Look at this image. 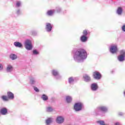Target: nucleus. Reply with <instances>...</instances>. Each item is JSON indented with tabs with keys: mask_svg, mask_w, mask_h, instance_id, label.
Masks as SVG:
<instances>
[{
	"mask_svg": "<svg viewBox=\"0 0 125 125\" xmlns=\"http://www.w3.org/2000/svg\"><path fill=\"white\" fill-rule=\"evenodd\" d=\"M118 51V48L116 45H112L110 48V52L111 53H116Z\"/></svg>",
	"mask_w": 125,
	"mask_h": 125,
	"instance_id": "nucleus-8",
	"label": "nucleus"
},
{
	"mask_svg": "<svg viewBox=\"0 0 125 125\" xmlns=\"http://www.w3.org/2000/svg\"><path fill=\"white\" fill-rule=\"evenodd\" d=\"M54 12H55V10H52L48 11L47 13L48 15L51 16L54 14Z\"/></svg>",
	"mask_w": 125,
	"mask_h": 125,
	"instance_id": "nucleus-20",
	"label": "nucleus"
},
{
	"mask_svg": "<svg viewBox=\"0 0 125 125\" xmlns=\"http://www.w3.org/2000/svg\"><path fill=\"white\" fill-rule=\"evenodd\" d=\"M21 1H16V7H19L21 6Z\"/></svg>",
	"mask_w": 125,
	"mask_h": 125,
	"instance_id": "nucleus-23",
	"label": "nucleus"
},
{
	"mask_svg": "<svg viewBox=\"0 0 125 125\" xmlns=\"http://www.w3.org/2000/svg\"><path fill=\"white\" fill-rule=\"evenodd\" d=\"M6 71L8 73L12 72V71H13V67H12V65L10 64L8 65L7 66Z\"/></svg>",
	"mask_w": 125,
	"mask_h": 125,
	"instance_id": "nucleus-11",
	"label": "nucleus"
},
{
	"mask_svg": "<svg viewBox=\"0 0 125 125\" xmlns=\"http://www.w3.org/2000/svg\"><path fill=\"white\" fill-rule=\"evenodd\" d=\"M34 89L36 91V92H39V89H38V88L36 87H34Z\"/></svg>",
	"mask_w": 125,
	"mask_h": 125,
	"instance_id": "nucleus-32",
	"label": "nucleus"
},
{
	"mask_svg": "<svg viewBox=\"0 0 125 125\" xmlns=\"http://www.w3.org/2000/svg\"><path fill=\"white\" fill-rule=\"evenodd\" d=\"M53 122V119L52 118H48L46 120V125H49V124H51Z\"/></svg>",
	"mask_w": 125,
	"mask_h": 125,
	"instance_id": "nucleus-18",
	"label": "nucleus"
},
{
	"mask_svg": "<svg viewBox=\"0 0 125 125\" xmlns=\"http://www.w3.org/2000/svg\"><path fill=\"white\" fill-rule=\"evenodd\" d=\"M0 112L2 115H6L7 113V109L6 108H2L0 109Z\"/></svg>",
	"mask_w": 125,
	"mask_h": 125,
	"instance_id": "nucleus-14",
	"label": "nucleus"
},
{
	"mask_svg": "<svg viewBox=\"0 0 125 125\" xmlns=\"http://www.w3.org/2000/svg\"><path fill=\"white\" fill-rule=\"evenodd\" d=\"M119 115H120V116H122L123 115V113H120Z\"/></svg>",
	"mask_w": 125,
	"mask_h": 125,
	"instance_id": "nucleus-38",
	"label": "nucleus"
},
{
	"mask_svg": "<svg viewBox=\"0 0 125 125\" xmlns=\"http://www.w3.org/2000/svg\"><path fill=\"white\" fill-rule=\"evenodd\" d=\"M121 55L118 56V60L121 62L125 61V50H122L120 51Z\"/></svg>",
	"mask_w": 125,
	"mask_h": 125,
	"instance_id": "nucleus-4",
	"label": "nucleus"
},
{
	"mask_svg": "<svg viewBox=\"0 0 125 125\" xmlns=\"http://www.w3.org/2000/svg\"><path fill=\"white\" fill-rule=\"evenodd\" d=\"M33 52V54H35V55L39 54V52H38V51H37L36 50H34Z\"/></svg>",
	"mask_w": 125,
	"mask_h": 125,
	"instance_id": "nucleus-31",
	"label": "nucleus"
},
{
	"mask_svg": "<svg viewBox=\"0 0 125 125\" xmlns=\"http://www.w3.org/2000/svg\"><path fill=\"white\" fill-rule=\"evenodd\" d=\"M123 12V9H122V8L121 7H119L117 11V14H118L119 15H121V14H122V13Z\"/></svg>",
	"mask_w": 125,
	"mask_h": 125,
	"instance_id": "nucleus-19",
	"label": "nucleus"
},
{
	"mask_svg": "<svg viewBox=\"0 0 125 125\" xmlns=\"http://www.w3.org/2000/svg\"><path fill=\"white\" fill-rule=\"evenodd\" d=\"M42 98L44 101H46V100H48V97L45 95V94H43L42 96Z\"/></svg>",
	"mask_w": 125,
	"mask_h": 125,
	"instance_id": "nucleus-21",
	"label": "nucleus"
},
{
	"mask_svg": "<svg viewBox=\"0 0 125 125\" xmlns=\"http://www.w3.org/2000/svg\"><path fill=\"white\" fill-rule=\"evenodd\" d=\"M19 12H20V10H18V11H17V13H18V14H19Z\"/></svg>",
	"mask_w": 125,
	"mask_h": 125,
	"instance_id": "nucleus-37",
	"label": "nucleus"
},
{
	"mask_svg": "<svg viewBox=\"0 0 125 125\" xmlns=\"http://www.w3.org/2000/svg\"><path fill=\"white\" fill-rule=\"evenodd\" d=\"M64 117L62 116H58L56 120V122L57 124H63L64 123Z\"/></svg>",
	"mask_w": 125,
	"mask_h": 125,
	"instance_id": "nucleus-6",
	"label": "nucleus"
},
{
	"mask_svg": "<svg viewBox=\"0 0 125 125\" xmlns=\"http://www.w3.org/2000/svg\"><path fill=\"white\" fill-rule=\"evenodd\" d=\"M14 45H15V46H16V47L20 48V47H21L22 46H23L22 44L21 43H20V42H14Z\"/></svg>",
	"mask_w": 125,
	"mask_h": 125,
	"instance_id": "nucleus-15",
	"label": "nucleus"
},
{
	"mask_svg": "<svg viewBox=\"0 0 125 125\" xmlns=\"http://www.w3.org/2000/svg\"><path fill=\"white\" fill-rule=\"evenodd\" d=\"M87 57V53L84 49H81L75 52L74 59L76 62H83Z\"/></svg>",
	"mask_w": 125,
	"mask_h": 125,
	"instance_id": "nucleus-1",
	"label": "nucleus"
},
{
	"mask_svg": "<svg viewBox=\"0 0 125 125\" xmlns=\"http://www.w3.org/2000/svg\"><path fill=\"white\" fill-rule=\"evenodd\" d=\"M83 36H84L85 37L86 36H87V31L86 30H85L83 32Z\"/></svg>",
	"mask_w": 125,
	"mask_h": 125,
	"instance_id": "nucleus-30",
	"label": "nucleus"
},
{
	"mask_svg": "<svg viewBox=\"0 0 125 125\" xmlns=\"http://www.w3.org/2000/svg\"><path fill=\"white\" fill-rule=\"evenodd\" d=\"M81 40L83 42H84L87 41V37L84 36V35H83L81 38Z\"/></svg>",
	"mask_w": 125,
	"mask_h": 125,
	"instance_id": "nucleus-17",
	"label": "nucleus"
},
{
	"mask_svg": "<svg viewBox=\"0 0 125 125\" xmlns=\"http://www.w3.org/2000/svg\"><path fill=\"white\" fill-rule=\"evenodd\" d=\"M52 110H53V109L51 107H48L46 108L47 112H52Z\"/></svg>",
	"mask_w": 125,
	"mask_h": 125,
	"instance_id": "nucleus-27",
	"label": "nucleus"
},
{
	"mask_svg": "<svg viewBox=\"0 0 125 125\" xmlns=\"http://www.w3.org/2000/svg\"><path fill=\"white\" fill-rule=\"evenodd\" d=\"M36 83V81L35 80V79L32 78L30 80V83H31V84H34V83Z\"/></svg>",
	"mask_w": 125,
	"mask_h": 125,
	"instance_id": "nucleus-28",
	"label": "nucleus"
},
{
	"mask_svg": "<svg viewBox=\"0 0 125 125\" xmlns=\"http://www.w3.org/2000/svg\"><path fill=\"white\" fill-rule=\"evenodd\" d=\"M83 78L85 82H90V77L87 74H84L83 76Z\"/></svg>",
	"mask_w": 125,
	"mask_h": 125,
	"instance_id": "nucleus-12",
	"label": "nucleus"
},
{
	"mask_svg": "<svg viewBox=\"0 0 125 125\" xmlns=\"http://www.w3.org/2000/svg\"><path fill=\"white\" fill-rule=\"evenodd\" d=\"M1 98L3 101H8V97H6V96H3Z\"/></svg>",
	"mask_w": 125,
	"mask_h": 125,
	"instance_id": "nucleus-24",
	"label": "nucleus"
},
{
	"mask_svg": "<svg viewBox=\"0 0 125 125\" xmlns=\"http://www.w3.org/2000/svg\"><path fill=\"white\" fill-rule=\"evenodd\" d=\"M10 58L12 60H15L16 59H17V55H16V54H11L10 55Z\"/></svg>",
	"mask_w": 125,
	"mask_h": 125,
	"instance_id": "nucleus-16",
	"label": "nucleus"
},
{
	"mask_svg": "<svg viewBox=\"0 0 125 125\" xmlns=\"http://www.w3.org/2000/svg\"><path fill=\"white\" fill-rule=\"evenodd\" d=\"M115 125H121V124H120V123H119V122H116V123L115 124Z\"/></svg>",
	"mask_w": 125,
	"mask_h": 125,
	"instance_id": "nucleus-36",
	"label": "nucleus"
},
{
	"mask_svg": "<svg viewBox=\"0 0 125 125\" xmlns=\"http://www.w3.org/2000/svg\"><path fill=\"white\" fill-rule=\"evenodd\" d=\"M2 69H3V66L2 64L0 63V71H2Z\"/></svg>",
	"mask_w": 125,
	"mask_h": 125,
	"instance_id": "nucleus-33",
	"label": "nucleus"
},
{
	"mask_svg": "<svg viewBox=\"0 0 125 125\" xmlns=\"http://www.w3.org/2000/svg\"><path fill=\"white\" fill-rule=\"evenodd\" d=\"M93 76L96 80H100L101 79V74L97 71L94 72Z\"/></svg>",
	"mask_w": 125,
	"mask_h": 125,
	"instance_id": "nucleus-7",
	"label": "nucleus"
},
{
	"mask_svg": "<svg viewBox=\"0 0 125 125\" xmlns=\"http://www.w3.org/2000/svg\"><path fill=\"white\" fill-rule=\"evenodd\" d=\"M57 12H60V11H61V8L58 7L57 8Z\"/></svg>",
	"mask_w": 125,
	"mask_h": 125,
	"instance_id": "nucleus-34",
	"label": "nucleus"
},
{
	"mask_svg": "<svg viewBox=\"0 0 125 125\" xmlns=\"http://www.w3.org/2000/svg\"><path fill=\"white\" fill-rule=\"evenodd\" d=\"M91 88L92 90L94 91H95V90H97V88H98V85L95 83H94L91 84Z\"/></svg>",
	"mask_w": 125,
	"mask_h": 125,
	"instance_id": "nucleus-10",
	"label": "nucleus"
},
{
	"mask_svg": "<svg viewBox=\"0 0 125 125\" xmlns=\"http://www.w3.org/2000/svg\"><path fill=\"white\" fill-rule=\"evenodd\" d=\"M52 74L54 76H59L58 72H57L56 70H53Z\"/></svg>",
	"mask_w": 125,
	"mask_h": 125,
	"instance_id": "nucleus-25",
	"label": "nucleus"
},
{
	"mask_svg": "<svg viewBox=\"0 0 125 125\" xmlns=\"http://www.w3.org/2000/svg\"><path fill=\"white\" fill-rule=\"evenodd\" d=\"M66 102L70 103L72 101V97L70 96H67L66 98Z\"/></svg>",
	"mask_w": 125,
	"mask_h": 125,
	"instance_id": "nucleus-22",
	"label": "nucleus"
},
{
	"mask_svg": "<svg viewBox=\"0 0 125 125\" xmlns=\"http://www.w3.org/2000/svg\"><path fill=\"white\" fill-rule=\"evenodd\" d=\"M46 30L47 32H51V30H52V25H51L50 23H46Z\"/></svg>",
	"mask_w": 125,
	"mask_h": 125,
	"instance_id": "nucleus-9",
	"label": "nucleus"
},
{
	"mask_svg": "<svg viewBox=\"0 0 125 125\" xmlns=\"http://www.w3.org/2000/svg\"><path fill=\"white\" fill-rule=\"evenodd\" d=\"M122 30L123 31H124V32H125V25H123L122 26Z\"/></svg>",
	"mask_w": 125,
	"mask_h": 125,
	"instance_id": "nucleus-35",
	"label": "nucleus"
},
{
	"mask_svg": "<svg viewBox=\"0 0 125 125\" xmlns=\"http://www.w3.org/2000/svg\"><path fill=\"white\" fill-rule=\"evenodd\" d=\"M7 96H8V98L9 99H14V95L11 92H8L7 93Z\"/></svg>",
	"mask_w": 125,
	"mask_h": 125,
	"instance_id": "nucleus-13",
	"label": "nucleus"
},
{
	"mask_svg": "<svg viewBox=\"0 0 125 125\" xmlns=\"http://www.w3.org/2000/svg\"><path fill=\"white\" fill-rule=\"evenodd\" d=\"M24 46L27 50H31L32 48H33V45L31 41L26 40L24 43Z\"/></svg>",
	"mask_w": 125,
	"mask_h": 125,
	"instance_id": "nucleus-3",
	"label": "nucleus"
},
{
	"mask_svg": "<svg viewBox=\"0 0 125 125\" xmlns=\"http://www.w3.org/2000/svg\"><path fill=\"white\" fill-rule=\"evenodd\" d=\"M74 81H75V80L72 77H70L68 79V82H69V83H73V82H74Z\"/></svg>",
	"mask_w": 125,
	"mask_h": 125,
	"instance_id": "nucleus-26",
	"label": "nucleus"
},
{
	"mask_svg": "<svg viewBox=\"0 0 125 125\" xmlns=\"http://www.w3.org/2000/svg\"><path fill=\"white\" fill-rule=\"evenodd\" d=\"M98 124H100L101 125H105V122L103 121H100L98 122Z\"/></svg>",
	"mask_w": 125,
	"mask_h": 125,
	"instance_id": "nucleus-29",
	"label": "nucleus"
},
{
	"mask_svg": "<svg viewBox=\"0 0 125 125\" xmlns=\"http://www.w3.org/2000/svg\"><path fill=\"white\" fill-rule=\"evenodd\" d=\"M83 106V104L82 103H78L75 104L74 105V110H75V111H81Z\"/></svg>",
	"mask_w": 125,
	"mask_h": 125,
	"instance_id": "nucleus-5",
	"label": "nucleus"
},
{
	"mask_svg": "<svg viewBox=\"0 0 125 125\" xmlns=\"http://www.w3.org/2000/svg\"><path fill=\"white\" fill-rule=\"evenodd\" d=\"M108 109L105 106H100L98 108L95 110V113L96 115H100L102 112H107Z\"/></svg>",
	"mask_w": 125,
	"mask_h": 125,
	"instance_id": "nucleus-2",
	"label": "nucleus"
}]
</instances>
